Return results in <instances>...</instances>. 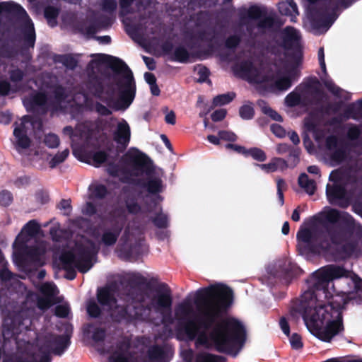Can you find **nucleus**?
Instances as JSON below:
<instances>
[{"instance_id":"53","label":"nucleus","mask_w":362,"mask_h":362,"mask_svg":"<svg viewBox=\"0 0 362 362\" xmlns=\"http://www.w3.org/2000/svg\"><path fill=\"white\" fill-rule=\"evenodd\" d=\"M82 212L86 215L91 216L96 213V209L91 202H87L83 207Z\"/></svg>"},{"instance_id":"36","label":"nucleus","mask_w":362,"mask_h":362,"mask_svg":"<svg viewBox=\"0 0 362 362\" xmlns=\"http://www.w3.org/2000/svg\"><path fill=\"white\" fill-rule=\"evenodd\" d=\"M196 362H224V360L221 356L204 352L197 356Z\"/></svg>"},{"instance_id":"4","label":"nucleus","mask_w":362,"mask_h":362,"mask_svg":"<svg viewBox=\"0 0 362 362\" xmlns=\"http://www.w3.org/2000/svg\"><path fill=\"white\" fill-rule=\"evenodd\" d=\"M87 332L96 344L98 351L109 354L110 362H168L161 346H146L144 343H134L127 338L117 341L110 346L104 329L90 325Z\"/></svg>"},{"instance_id":"16","label":"nucleus","mask_w":362,"mask_h":362,"mask_svg":"<svg viewBox=\"0 0 362 362\" xmlns=\"http://www.w3.org/2000/svg\"><path fill=\"white\" fill-rule=\"evenodd\" d=\"M346 157V149L343 144L334 136L327 137L325 145V159L331 165H337Z\"/></svg>"},{"instance_id":"54","label":"nucleus","mask_w":362,"mask_h":362,"mask_svg":"<svg viewBox=\"0 0 362 362\" xmlns=\"http://www.w3.org/2000/svg\"><path fill=\"white\" fill-rule=\"evenodd\" d=\"M226 115V111L224 109H220L215 111L211 115V119L214 122L222 120Z\"/></svg>"},{"instance_id":"42","label":"nucleus","mask_w":362,"mask_h":362,"mask_svg":"<svg viewBox=\"0 0 362 362\" xmlns=\"http://www.w3.org/2000/svg\"><path fill=\"white\" fill-rule=\"evenodd\" d=\"M254 110L250 104H245L240 109V115L244 119H251L253 116Z\"/></svg>"},{"instance_id":"9","label":"nucleus","mask_w":362,"mask_h":362,"mask_svg":"<svg viewBox=\"0 0 362 362\" xmlns=\"http://www.w3.org/2000/svg\"><path fill=\"white\" fill-rule=\"evenodd\" d=\"M72 250H65L59 256L60 265L67 271L77 268L81 272H87L93 265V259L98 250V245L82 238Z\"/></svg>"},{"instance_id":"18","label":"nucleus","mask_w":362,"mask_h":362,"mask_svg":"<svg viewBox=\"0 0 362 362\" xmlns=\"http://www.w3.org/2000/svg\"><path fill=\"white\" fill-rule=\"evenodd\" d=\"M298 239V248L300 253H305L308 252L320 253L322 250H325L326 247L321 246L317 247L316 244L318 243L319 238L316 234L308 229H301L297 233Z\"/></svg>"},{"instance_id":"64","label":"nucleus","mask_w":362,"mask_h":362,"mask_svg":"<svg viewBox=\"0 0 362 362\" xmlns=\"http://www.w3.org/2000/svg\"><path fill=\"white\" fill-rule=\"evenodd\" d=\"M239 41L240 40L237 36H231L226 40V46L228 47H233L238 44Z\"/></svg>"},{"instance_id":"35","label":"nucleus","mask_w":362,"mask_h":362,"mask_svg":"<svg viewBox=\"0 0 362 362\" xmlns=\"http://www.w3.org/2000/svg\"><path fill=\"white\" fill-rule=\"evenodd\" d=\"M235 98L233 93H228L219 95L214 98L213 104L214 106H221L229 103Z\"/></svg>"},{"instance_id":"22","label":"nucleus","mask_w":362,"mask_h":362,"mask_svg":"<svg viewBox=\"0 0 362 362\" xmlns=\"http://www.w3.org/2000/svg\"><path fill=\"white\" fill-rule=\"evenodd\" d=\"M113 138L118 145V148L123 150L128 146L131 138V130L125 119H122L117 123Z\"/></svg>"},{"instance_id":"1","label":"nucleus","mask_w":362,"mask_h":362,"mask_svg":"<svg viewBox=\"0 0 362 362\" xmlns=\"http://www.w3.org/2000/svg\"><path fill=\"white\" fill-rule=\"evenodd\" d=\"M231 297L228 287L216 284L197 291L196 305L187 300L178 303L174 311L177 338L235 356L244 343L245 330L236 320L222 318Z\"/></svg>"},{"instance_id":"3","label":"nucleus","mask_w":362,"mask_h":362,"mask_svg":"<svg viewBox=\"0 0 362 362\" xmlns=\"http://www.w3.org/2000/svg\"><path fill=\"white\" fill-rule=\"evenodd\" d=\"M97 297L99 303L109 310L111 317L115 321H152L155 315L163 316L170 310L173 304L171 290L165 285L136 294L132 298V304L127 308L117 303L113 291L109 288L100 289Z\"/></svg>"},{"instance_id":"38","label":"nucleus","mask_w":362,"mask_h":362,"mask_svg":"<svg viewBox=\"0 0 362 362\" xmlns=\"http://www.w3.org/2000/svg\"><path fill=\"white\" fill-rule=\"evenodd\" d=\"M43 143L50 148H57L59 145L60 140L57 135L49 133L44 136Z\"/></svg>"},{"instance_id":"56","label":"nucleus","mask_w":362,"mask_h":362,"mask_svg":"<svg viewBox=\"0 0 362 362\" xmlns=\"http://www.w3.org/2000/svg\"><path fill=\"white\" fill-rule=\"evenodd\" d=\"M127 207L129 212L132 214H136L140 210V207L134 200H128Z\"/></svg>"},{"instance_id":"23","label":"nucleus","mask_w":362,"mask_h":362,"mask_svg":"<svg viewBox=\"0 0 362 362\" xmlns=\"http://www.w3.org/2000/svg\"><path fill=\"white\" fill-rule=\"evenodd\" d=\"M323 215L326 221L332 223L342 221L349 226L354 225V218L346 212L341 213L336 209H329L323 212Z\"/></svg>"},{"instance_id":"10","label":"nucleus","mask_w":362,"mask_h":362,"mask_svg":"<svg viewBox=\"0 0 362 362\" xmlns=\"http://www.w3.org/2000/svg\"><path fill=\"white\" fill-rule=\"evenodd\" d=\"M40 231L39 224L34 220L30 221L22 228L17 236L13 247L15 250L25 256V260L33 262L36 266H41L45 262L46 246L40 243L35 247H28V243Z\"/></svg>"},{"instance_id":"62","label":"nucleus","mask_w":362,"mask_h":362,"mask_svg":"<svg viewBox=\"0 0 362 362\" xmlns=\"http://www.w3.org/2000/svg\"><path fill=\"white\" fill-rule=\"evenodd\" d=\"M11 120V115L8 112H0V123L7 124Z\"/></svg>"},{"instance_id":"11","label":"nucleus","mask_w":362,"mask_h":362,"mask_svg":"<svg viewBox=\"0 0 362 362\" xmlns=\"http://www.w3.org/2000/svg\"><path fill=\"white\" fill-rule=\"evenodd\" d=\"M356 172L352 169H338L333 170L329 175V182L327 185L326 193L331 204L346 207L349 203L347 189L349 184L355 182Z\"/></svg>"},{"instance_id":"28","label":"nucleus","mask_w":362,"mask_h":362,"mask_svg":"<svg viewBox=\"0 0 362 362\" xmlns=\"http://www.w3.org/2000/svg\"><path fill=\"white\" fill-rule=\"evenodd\" d=\"M47 103V97L42 93H36L30 98L23 99V104L28 110L35 108V106L45 105Z\"/></svg>"},{"instance_id":"45","label":"nucleus","mask_w":362,"mask_h":362,"mask_svg":"<svg viewBox=\"0 0 362 362\" xmlns=\"http://www.w3.org/2000/svg\"><path fill=\"white\" fill-rule=\"evenodd\" d=\"M13 202L12 194L6 190L0 192V204L4 206L10 205Z\"/></svg>"},{"instance_id":"33","label":"nucleus","mask_w":362,"mask_h":362,"mask_svg":"<svg viewBox=\"0 0 362 362\" xmlns=\"http://www.w3.org/2000/svg\"><path fill=\"white\" fill-rule=\"evenodd\" d=\"M89 189L90 191V197L93 199H102L107 194V189L106 187L99 183H93L92 184Z\"/></svg>"},{"instance_id":"7","label":"nucleus","mask_w":362,"mask_h":362,"mask_svg":"<svg viewBox=\"0 0 362 362\" xmlns=\"http://www.w3.org/2000/svg\"><path fill=\"white\" fill-rule=\"evenodd\" d=\"M17 352L14 357L7 356L4 362H49V354L61 355L67 349L69 339L67 335H49L39 339L37 345L28 342H15Z\"/></svg>"},{"instance_id":"41","label":"nucleus","mask_w":362,"mask_h":362,"mask_svg":"<svg viewBox=\"0 0 362 362\" xmlns=\"http://www.w3.org/2000/svg\"><path fill=\"white\" fill-rule=\"evenodd\" d=\"M247 155H250L255 160L259 162L264 161L267 159L264 151L258 148H253L248 150Z\"/></svg>"},{"instance_id":"34","label":"nucleus","mask_w":362,"mask_h":362,"mask_svg":"<svg viewBox=\"0 0 362 362\" xmlns=\"http://www.w3.org/2000/svg\"><path fill=\"white\" fill-rule=\"evenodd\" d=\"M63 133L64 135L69 136V138L71 139L73 153L76 156H77L78 146L79 145L80 142L78 141V135L76 134V131L74 132L71 127L67 126L64 128Z\"/></svg>"},{"instance_id":"49","label":"nucleus","mask_w":362,"mask_h":362,"mask_svg":"<svg viewBox=\"0 0 362 362\" xmlns=\"http://www.w3.org/2000/svg\"><path fill=\"white\" fill-rule=\"evenodd\" d=\"M262 111L264 114L269 116L274 120H276V121L281 120V115L278 112H276L275 110H272L270 107H268V106L262 107Z\"/></svg>"},{"instance_id":"6","label":"nucleus","mask_w":362,"mask_h":362,"mask_svg":"<svg viewBox=\"0 0 362 362\" xmlns=\"http://www.w3.org/2000/svg\"><path fill=\"white\" fill-rule=\"evenodd\" d=\"M107 170L123 182L136 181L141 176L145 177L144 187L152 194L159 193L163 189L162 170L152 166L146 156L135 148H129L122 156L121 165L110 164Z\"/></svg>"},{"instance_id":"19","label":"nucleus","mask_w":362,"mask_h":362,"mask_svg":"<svg viewBox=\"0 0 362 362\" xmlns=\"http://www.w3.org/2000/svg\"><path fill=\"white\" fill-rule=\"evenodd\" d=\"M40 290L43 297L37 298L36 295L29 293L27 296L28 300L37 298V307L42 310H47L54 303V297L59 291L54 284L49 282L42 284Z\"/></svg>"},{"instance_id":"26","label":"nucleus","mask_w":362,"mask_h":362,"mask_svg":"<svg viewBox=\"0 0 362 362\" xmlns=\"http://www.w3.org/2000/svg\"><path fill=\"white\" fill-rule=\"evenodd\" d=\"M266 173H271L278 170H284L287 168V163L285 160L280 158H273L266 164H257Z\"/></svg>"},{"instance_id":"48","label":"nucleus","mask_w":362,"mask_h":362,"mask_svg":"<svg viewBox=\"0 0 362 362\" xmlns=\"http://www.w3.org/2000/svg\"><path fill=\"white\" fill-rule=\"evenodd\" d=\"M289 341L293 349H298L303 346L301 337L296 333L291 336Z\"/></svg>"},{"instance_id":"55","label":"nucleus","mask_w":362,"mask_h":362,"mask_svg":"<svg viewBox=\"0 0 362 362\" xmlns=\"http://www.w3.org/2000/svg\"><path fill=\"white\" fill-rule=\"evenodd\" d=\"M360 134V130L356 126H350L348 129V138L351 140H354L358 138Z\"/></svg>"},{"instance_id":"29","label":"nucleus","mask_w":362,"mask_h":362,"mask_svg":"<svg viewBox=\"0 0 362 362\" xmlns=\"http://www.w3.org/2000/svg\"><path fill=\"white\" fill-rule=\"evenodd\" d=\"M319 120L316 115H310L305 119L304 128L307 132L313 134L315 139L320 142V136L317 132Z\"/></svg>"},{"instance_id":"63","label":"nucleus","mask_w":362,"mask_h":362,"mask_svg":"<svg viewBox=\"0 0 362 362\" xmlns=\"http://www.w3.org/2000/svg\"><path fill=\"white\" fill-rule=\"evenodd\" d=\"M57 11L53 8H47L45 11V16L47 19L56 18Z\"/></svg>"},{"instance_id":"44","label":"nucleus","mask_w":362,"mask_h":362,"mask_svg":"<svg viewBox=\"0 0 362 362\" xmlns=\"http://www.w3.org/2000/svg\"><path fill=\"white\" fill-rule=\"evenodd\" d=\"M87 312L90 316L97 317L100 313V309L95 301L90 300L87 305Z\"/></svg>"},{"instance_id":"60","label":"nucleus","mask_w":362,"mask_h":362,"mask_svg":"<svg viewBox=\"0 0 362 362\" xmlns=\"http://www.w3.org/2000/svg\"><path fill=\"white\" fill-rule=\"evenodd\" d=\"M95 110L101 115H108L111 113V111L107 107L100 103L96 104Z\"/></svg>"},{"instance_id":"30","label":"nucleus","mask_w":362,"mask_h":362,"mask_svg":"<svg viewBox=\"0 0 362 362\" xmlns=\"http://www.w3.org/2000/svg\"><path fill=\"white\" fill-rule=\"evenodd\" d=\"M298 184L310 195L314 194L316 185L314 180L309 179L308 176L303 173L299 176Z\"/></svg>"},{"instance_id":"46","label":"nucleus","mask_w":362,"mask_h":362,"mask_svg":"<svg viewBox=\"0 0 362 362\" xmlns=\"http://www.w3.org/2000/svg\"><path fill=\"white\" fill-rule=\"evenodd\" d=\"M153 222L158 228H165L168 226V217L163 213H159L153 218Z\"/></svg>"},{"instance_id":"39","label":"nucleus","mask_w":362,"mask_h":362,"mask_svg":"<svg viewBox=\"0 0 362 362\" xmlns=\"http://www.w3.org/2000/svg\"><path fill=\"white\" fill-rule=\"evenodd\" d=\"M335 18L326 19L323 21L322 24H319L317 22H314L313 26L316 34H320L326 32L331 26Z\"/></svg>"},{"instance_id":"37","label":"nucleus","mask_w":362,"mask_h":362,"mask_svg":"<svg viewBox=\"0 0 362 362\" xmlns=\"http://www.w3.org/2000/svg\"><path fill=\"white\" fill-rule=\"evenodd\" d=\"M69 155V151L68 149H64L61 152L57 153L54 155L52 159L49 160V165L51 168H54L57 165L64 162L68 156Z\"/></svg>"},{"instance_id":"61","label":"nucleus","mask_w":362,"mask_h":362,"mask_svg":"<svg viewBox=\"0 0 362 362\" xmlns=\"http://www.w3.org/2000/svg\"><path fill=\"white\" fill-rule=\"evenodd\" d=\"M165 121L168 124H175V115L173 111H168L165 112Z\"/></svg>"},{"instance_id":"58","label":"nucleus","mask_w":362,"mask_h":362,"mask_svg":"<svg viewBox=\"0 0 362 362\" xmlns=\"http://www.w3.org/2000/svg\"><path fill=\"white\" fill-rule=\"evenodd\" d=\"M63 64L68 68L73 69L76 65V61L70 56H64L62 57Z\"/></svg>"},{"instance_id":"50","label":"nucleus","mask_w":362,"mask_h":362,"mask_svg":"<svg viewBox=\"0 0 362 362\" xmlns=\"http://www.w3.org/2000/svg\"><path fill=\"white\" fill-rule=\"evenodd\" d=\"M69 307L66 305H59L56 307L55 308V314L56 315L61 317H65L69 315Z\"/></svg>"},{"instance_id":"25","label":"nucleus","mask_w":362,"mask_h":362,"mask_svg":"<svg viewBox=\"0 0 362 362\" xmlns=\"http://www.w3.org/2000/svg\"><path fill=\"white\" fill-rule=\"evenodd\" d=\"M278 8L281 15L290 18L291 21L295 22L299 13L296 4L293 0H284L279 3Z\"/></svg>"},{"instance_id":"51","label":"nucleus","mask_w":362,"mask_h":362,"mask_svg":"<svg viewBox=\"0 0 362 362\" xmlns=\"http://www.w3.org/2000/svg\"><path fill=\"white\" fill-rule=\"evenodd\" d=\"M218 136L221 139L226 141H233L236 140V135L231 132L221 131L218 132Z\"/></svg>"},{"instance_id":"15","label":"nucleus","mask_w":362,"mask_h":362,"mask_svg":"<svg viewBox=\"0 0 362 362\" xmlns=\"http://www.w3.org/2000/svg\"><path fill=\"white\" fill-rule=\"evenodd\" d=\"M10 13L17 14L24 23V33L28 40L33 45L35 34L34 25L28 17L25 9L20 5L11 1L0 3V14L3 13Z\"/></svg>"},{"instance_id":"12","label":"nucleus","mask_w":362,"mask_h":362,"mask_svg":"<svg viewBox=\"0 0 362 362\" xmlns=\"http://www.w3.org/2000/svg\"><path fill=\"white\" fill-rule=\"evenodd\" d=\"M277 41L285 49L288 61L298 66L302 60V37L300 33L293 27L288 26L278 35Z\"/></svg>"},{"instance_id":"31","label":"nucleus","mask_w":362,"mask_h":362,"mask_svg":"<svg viewBox=\"0 0 362 362\" xmlns=\"http://www.w3.org/2000/svg\"><path fill=\"white\" fill-rule=\"evenodd\" d=\"M344 117L346 119L353 118L355 119L362 118V100L356 104L349 106Z\"/></svg>"},{"instance_id":"40","label":"nucleus","mask_w":362,"mask_h":362,"mask_svg":"<svg viewBox=\"0 0 362 362\" xmlns=\"http://www.w3.org/2000/svg\"><path fill=\"white\" fill-rule=\"evenodd\" d=\"M189 57L188 52L184 47H177L174 52L173 59L180 62H186Z\"/></svg>"},{"instance_id":"52","label":"nucleus","mask_w":362,"mask_h":362,"mask_svg":"<svg viewBox=\"0 0 362 362\" xmlns=\"http://www.w3.org/2000/svg\"><path fill=\"white\" fill-rule=\"evenodd\" d=\"M271 130L274 134H275L278 137H284L286 135V131L284 128L277 124H273L271 125Z\"/></svg>"},{"instance_id":"13","label":"nucleus","mask_w":362,"mask_h":362,"mask_svg":"<svg viewBox=\"0 0 362 362\" xmlns=\"http://www.w3.org/2000/svg\"><path fill=\"white\" fill-rule=\"evenodd\" d=\"M103 218L105 223H108L110 226L101 228L98 245L112 246L116 243L126 220L125 211L115 209L110 211L108 216Z\"/></svg>"},{"instance_id":"57","label":"nucleus","mask_w":362,"mask_h":362,"mask_svg":"<svg viewBox=\"0 0 362 362\" xmlns=\"http://www.w3.org/2000/svg\"><path fill=\"white\" fill-rule=\"evenodd\" d=\"M59 208L64 211V214H69L71 211V205L69 200H62L59 204Z\"/></svg>"},{"instance_id":"27","label":"nucleus","mask_w":362,"mask_h":362,"mask_svg":"<svg viewBox=\"0 0 362 362\" xmlns=\"http://www.w3.org/2000/svg\"><path fill=\"white\" fill-rule=\"evenodd\" d=\"M77 156L84 157L86 162L95 167L100 166L101 164L104 163L107 158V154L104 151H98L89 155L83 153H81H81L78 152Z\"/></svg>"},{"instance_id":"24","label":"nucleus","mask_w":362,"mask_h":362,"mask_svg":"<svg viewBox=\"0 0 362 362\" xmlns=\"http://www.w3.org/2000/svg\"><path fill=\"white\" fill-rule=\"evenodd\" d=\"M318 60L320 67L325 75V77H321L322 81L330 92H332L334 95H339L341 90L339 87H337L333 83V81L327 76L323 48H320L318 51Z\"/></svg>"},{"instance_id":"47","label":"nucleus","mask_w":362,"mask_h":362,"mask_svg":"<svg viewBox=\"0 0 362 362\" xmlns=\"http://www.w3.org/2000/svg\"><path fill=\"white\" fill-rule=\"evenodd\" d=\"M117 8L116 0H103L102 3V8L104 11L112 13Z\"/></svg>"},{"instance_id":"21","label":"nucleus","mask_w":362,"mask_h":362,"mask_svg":"<svg viewBox=\"0 0 362 362\" xmlns=\"http://www.w3.org/2000/svg\"><path fill=\"white\" fill-rule=\"evenodd\" d=\"M264 11L259 6H252L248 11V16L253 23L257 24L256 33H262L272 25V19L269 17H264Z\"/></svg>"},{"instance_id":"5","label":"nucleus","mask_w":362,"mask_h":362,"mask_svg":"<svg viewBox=\"0 0 362 362\" xmlns=\"http://www.w3.org/2000/svg\"><path fill=\"white\" fill-rule=\"evenodd\" d=\"M100 59L106 62L116 72L114 83L96 88L94 94L115 110H125L132 103L136 94V84L133 74L128 66L119 59L100 54Z\"/></svg>"},{"instance_id":"43","label":"nucleus","mask_w":362,"mask_h":362,"mask_svg":"<svg viewBox=\"0 0 362 362\" xmlns=\"http://www.w3.org/2000/svg\"><path fill=\"white\" fill-rule=\"evenodd\" d=\"M136 0H119V6L121 9V15L124 16L133 11L132 5Z\"/></svg>"},{"instance_id":"14","label":"nucleus","mask_w":362,"mask_h":362,"mask_svg":"<svg viewBox=\"0 0 362 362\" xmlns=\"http://www.w3.org/2000/svg\"><path fill=\"white\" fill-rule=\"evenodd\" d=\"M32 126V122L28 116L23 117L13 124V144L19 153H23L30 146V139L28 136V132Z\"/></svg>"},{"instance_id":"2","label":"nucleus","mask_w":362,"mask_h":362,"mask_svg":"<svg viewBox=\"0 0 362 362\" xmlns=\"http://www.w3.org/2000/svg\"><path fill=\"white\" fill-rule=\"evenodd\" d=\"M343 267L329 265L316 271L312 276L315 288L303 296V317L308 329L320 339L329 341L342 329L341 310L347 301L340 296L332 297V281L347 277Z\"/></svg>"},{"instance_id":"17","label":"nucleus","mask_w":362,"mask_h":362,"mask_svg":"<svg viewBox=\"0 0 362 362\" xmlns=\"http://www.w3.org/2000/svg\"><path fill=\"white\" fill-rule=\"evenodd\" d=\"M318 84V81L314 80L310 85L291 92L285 98L286 105L293 107L300 104H305L307 100H311L315 98L313 90Z\"/></svg>"},{"instance_id":"59","label":"nucleus","mask_w":362,"mask_h":362,"mask_svg":"<svg viewBox=\"0 0 362 362\" xmlns=\"http://www.w3.org/2000/svg\"><path fill=\"white\" fill-rule=\"evenodd\" d=\"M227 148H230L233 150L234 151L241 153L243 155H247V150H246L244 147L235 144H228L226 145Z\"/></svg>"},{"instance_id":"32","label":"nucleus","mask_w":362,"mask_h":362,"mask_svg":"<svg viewBox=\"0 0 362 362\" xmlns=\"http://www.w3.org/2000/svg\"><path fill=\"white\" fill-rule=\"evenodd\" d=\"M141 230L139 228L134 227V224H129L125 228L124 236L125 241H132L133 240L140 239Z\"/></svg>"},{"instance_id":"8","label":"nucleus","mask_w":362,"mask_h":362,"mask_svg":"<svg viewBox=\"0 0 362 362\" xmlns=\"http://www.w3.org/2000/svg\"><path fill=\"white\" fill-rule=\"evenodd\" d=\"M235 70L250 83L262 85L274 91L288 89L298 74L296 67L291 69L288 66L274 74L267 70L255 67L250 62L237 64Z\"/></svg>"},{"instance_id":"20","label":"nucleus","mask_w":362,"mask_h":362,"mask_svg":"<svg viewBox=\"0 0 362 362\" xmlns=\"http://www.w3.org/2000/svg\"><path fill=\"white\" fill-rule=\"evenodd\" d=\"M56 101L59 104V107L64 110H66L69 106L73 107L74 104L77 105L80 108L83 105H88V99L84 94H77L72 98L71 96H64V90L62 88L57 89L56 92Z\"/></svg>"}]
</instances>
